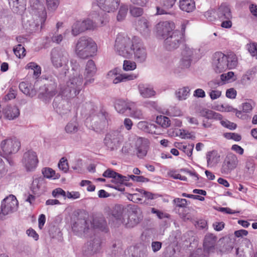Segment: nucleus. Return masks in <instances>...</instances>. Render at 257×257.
I'll list each match as a JSON object with an SVG mask.
<instances>
[{
  "mask_svg": "<svg viewBox=\"0 0 257 257\" xmlns=\"http://www.w3.org/2000/svg\"><path fill=\"white\" fill-rule=\"evenodd\" d=\"M65 130L68 134H75L78 131V123L76 120L71 121L67 124Z\"/></svg>",
  "mask_w": 257,
  "mask_h": 257,
  "instance_id": "nucleus-46",
  "label": "nucleus"
},
{
  "mask_svg": "<svg viewBox=\"0 0 257 257\" xmlns=\"http://www.w3.org/2000/svg\"><path fill=\"white\" fill-rule=\"evenodd\" d=\"M53 104V107L56 108L57 112L60 114H66L70 111L69 104L66 101L63 100L59 104H57L55 100Z\"/></svg>",
  "mask_w": 257,
  "mask_h": 257,
  "instance_id": "nucleus-36",
  "label": "nucleus"
},
{
  "mask_svg": "<svg viewBox=\"0 0 257 257\" xmlns=\"http://www.w3.org/2000/svg\"><path fill=\"white\" fill-rule=\"evenodd\" d=\"M134 105H133L132 110L131 111L130 116L134 118L143 119L144 118V113L142 110L138 108H135Z\"/></svg>",
  "mask_w": 257,
  "mask_h": 257,
  "instance_id": "nucleus-54",
  "label": "nucleus"
},
{
  "mask_svg": "<svg viewBox=\"0 0 257 257\" xmlns=\"http://www.w3.org/2000/svg\"><path fill=\"white\" fill-rule=\"evenodd\" d=\"M97 5L102 11L111 13L119 7L120 0H96Z\"/></svg>",
  "mask_w": 257,
  "mask_h": 257,
  "instance_id": "nucleus-23",
  "label": "nucleus"
},
{
  "mask_svg": "<svg viewBox=\"0 0 257 257\" xmlns=\"http://www.w3.org/2000/svg\"><path fill=\"white\" fill-rule=\"evenodd\" d=\"M26 68L29 69H31L33 71V75L36 78L39 77L41 73V67L35 62L29 63L27 65Z\"/></svg>",
  "mask_w": 257,
  "mask_h": 257,
  "instance_id": "nucleus-49",
  "label": "nucleus"
},
{
  "mask_svg": "<svg viewBox=\"0 0 257 257\" xmlns=\"http://www.w3.org/2000/svg\"><path fill=\"white\" fill-rule=\"evenodd\" d=\"M138 40L137 37L131 39L124 34H119L115 39L114 49L119 55L129 58L133 55V47Z\"/></svg>",
  "mask_w": 257,
  "mask_h": 257,
  "instance_id": "nucleus-5",
  "label": "nucleus"
},
{
  "mask_svg": "<svg viewBox=\"0 0 257 257\" xmlns=\"http://www.w3.org/2000/svg\"><path fill=\"white\" fill-rule=\"evenodd\" d=\"M139 129L146 133L150 134H156V126L154 124L149 123L146 121H141L137 124Z\"/></svg>",
  "mask_w": 257,
  "mask_h": 257,
  "instance_id": "nucleus-35",
  "label": "nucleus"
},
{
  "mask_svg": "<svg viewBox=\"0 0 257 257\" xmlns=\"http://www.w3.org/2000/svg\"><path fill=\"white\" fill-rule=\"evenodd\" d=\"M5 118L13 120L18 117L20 115V110L16 106H7L3 111Z\"/></svg>",
  "mask_w": 257,
  "mask_h": 257,
  "instance_id": "nucleus-28",
  "label": "nucleus"
},
{
  "mask_svg": "<svg viewBox=\"0 0 257 257\" xmlns=\"http://www.w3.org/2000/svg\"><path fill=\"white\" fill-rule=\"evenodd\" d=\"M219 156L217 152L212 151L206 154V159L208 167H212L217 164L219 161Z\"/></svg>",
  "mask_w": 257,
  "mask_h": 257,
  "instance_id": "nucleus-38",
  "label": "nucleus"
},
{
  "mask_svg": "<svg viewBox=\"0 0 257 257\" xmlns=\"http://www.w3.org/2000/svg\"><path fill=\"white\" fill-rule=\"evenodd\" d=\"M22 25L26 31L29 33H35L40 30L45 22L41 21L40 17H35L32 14H26L22 16Z\"/></svg>",
  "mask_w": 257,
  "mask_h": 257,
  "instance_id": "nucleus-8",
  "label": "nucleus"
},
{
  "mask_svg": "<svg viewBox=\"0 0 257 257\" xmlns=\"http://www.w3.org/2000/svg\"><path fill=\"white\" fill-rule=\"evenodd\" d=\"M135 103L133 102H127L123 100H118L115 104V109L120 114H123L127 109L132 110L133 105Z\"/></svg>",
  "mask_w": 257,
  "mask_h": 257,
  "instance_id": "nucleus-31",
  "label": "nucleus"
},
{
  "mask_svg": "<svg viewBox=\"0 0 257 257\" xmlns=\"http://www.w3.org/2000/svg\"><path fill=\"white\" fill-rule=\"evenodd\" d=\"M237 163L236 155L232 153L228 154L223 162L220 170L221 173L225 175L230 174L236 167Z\"/></svg>",
  "mask_w": 257,
  "mask_h": 257,
  "instance_id": "nucleus-18",
  "label": "nucleus"
},
{
  "mask_svg": "<svg viewBox=\"0 0 257 257\" xmlns=\"http://www.w3.org/2000/svg\"><path fill=\"white\" fill-rule=\"evenodd\" d=\"M84 31L82 21H77L71 27V34L74 37L77 36Z\"/></svg>",
  "mask_w": 257,
  "mask_h": 257,
  "instance_id": "nucleus-43",
  "label": "nucleus"
},
{
  "mask_svg": "<svg viewBox=\"0 0 257 257\" xmlns=\"http://www.w3.org/2000/svg\"><path fill=\"white\" fill-rule=\"evenodd\" d=\"M58 166L59 169L65 173L67 172L69 169L67 160L64 157H63L60 159Z\"/></svg>",
  "mask_w": 257,
  "mask_h": 257,
  "instance_id": "nucleus-60",
  "label": "nucleus"
},
{
  "mask_svg": "<svg viewBox=\"0 0 257 257\" xmlns=\"http://www.w3.org/2000/svg\"><path fill=\"white\" fill-rule=\"evenodd\" d=\"M128 211V215L126 220L122 217V211L120 207H115L112 211L111 220L112 223L116 226L121 224L124 225L126 227H133L136 225L140 221V218L138 216L139 208L137 205H128L127 206Z\"/></svg>",
  "mask_w": 257,
  "mask_h": 257,
  "instance_id": "nucleus-2",
  "label": "nucleus"
},
{
  "mask_svg": "<svg viewBox=\"0 0 257 257\" xmlns=\"http://www.w3.org/2000/svg\"><path fill=\"white\" fill-rule=\"evenodd\" d=\"M156 28L157 35L164 39L172 34L175 25L173 22L165 21L158 23Z\"/></svg>",
  "mask_w": 257,
  "mask_h": 257,
  "instance_id": "nucleus-22",
  "label": "nucleus"
},
{
  "mask_svg": "<svg viewBox=\"0 0 257 257\" xmlns=\"http://www.w3.org/2000/svg\"><path fill=\"white\" fill-rule=\"evenodd\" d=\"M170 9H166L164 8L162 5L161 6L156 7V13L155 15H173V13L170 11Z\"/></svg>",
  "mask_w": 257,
  "mask_h": 257,
  "instance_id": "nucleus-62",
  "label": "nucleus"
},
{
  "mask_svg": "<svg viewBox=\"0 0 257 257\" xmlns=\"http://www.w3.org/2000/svg\"><path fill=\"white\" fill-rule=\"evenodd\" d=\"M187 203V201L186 199L180 198H176L173 200V203L176 207H186Z\"/></svg>",
  "mask_w": 257,
  "mask_h": 257,
  "instance_id": "nucleus-61",
  "label": "nucleus"
},
{
  "mask_svg": "<svg viewBox=\"0 0 257 257\" xmlns=\"http://www.w3.org/2000/svg\"><path fill=\"white\" fill-rule=\"evenodd\" d=\"M21 163L27 172L34 171L39 163L37 153L32 150L25 152L23 155Z\"/></svg>",
  "mask_w": 257,
  "mask_h": 257,
  "instance_id": "nucleus-11",
  "label": "nucleus"
},
{
  "mask_svg": "<svg viewBox=\"0 0 257 257\" xmlns=\"http://www.w3.org/2000/svg\"><path fill=\"white\" fill-rule=\"evenodd\" d=\"M130 12L132 16L134 17H139L143 14L144 10L142 8L131 6L130 8Z\"/></svg>",
  "mask_w": 257,
  "mask_h": 257,
  "instance_id": "nucleus-58",
  "label": "nucleus"
},
{
  "mask_svg": "<svg viewBox=\"0 0 257 257\" xmlns=\"http://www.w3.org/2000/svg\"><path fill=\"white\" fill-rule=\"evenodd\" d=\"M85 31L86 30H93L96 29V24L94 20L87 19L82 21Z\"/></svg>",
  "mask_w": 257,
  "mask_h": 257,
  "instance_id": "nucleus-51",
  "label": "nucleus"
},
{
  "mask_svg": "<svg viewBox=\"0 0 257 257\" xmlns=\"http://www.w3.org/2000/svg\"><path fill=\"white\" fill-rule=\"evenodd\" d=\"M149 22L146 18H142L138 21V29L143 35L148 36L149 34Z\"/></svg>",
  "mask_w": 257,
  "mask_h": 257,
  "instance_id": "nucleus-34",
  "label": "nucleus"
},
{
  "mask_svg": "<svg viewBox=\"0 0 257 257\" xmlns=\"http://www.w3.org/2000/svg\"><path fill=\"white\" fill-rule=\"evenodd\" d=\"M237 64V59L234 54L226 55L220 52L213 55L212 66L216 73H221L227 69L234 68Z\"/></svg>",
  "mask_w": 257,
  "mask_h": 257,
  "instance_id": "nucleus-4",
  "label": "nucleus"
},
{
  "mask_svg": "<svg viewBox=\"0 0 257 257\" xmlns=\"http://www.w3.org/2000/svg\"><path fill=\"white\" fill-rule=\"evenodd\" d=\"M46 3L48 10L54 12L58 8L60 0H46Z\"/></svg>",
  "mask_w": 257,
  "mask_h": 257,
  "instance_id": "nucleus-52",
  "label": "nucleus"
},
{
  "mask_svg": "<svg viewBox=\"0 0 257 257\" xmlns=\"http://www.w3.org/2000/svg\"><path fill=\"white\" fill-rule=\"evenodd\" d=\"M182 39L183 34L179 31H174L170 35L164 39L165 47L168 50L177 49L182 42Z\"/></svg>",
  "mask_w": 257,
  "mask_h": 257,
  "instance_id": "nucleus-17",
  "label": "nucleus"
},
{
  "mask_svg": "<svg viewBox=\"0 0 257 257\" xmlns=\"http://www.w3.org/2000/svg\"><path fill=\"white\" fill-rule=\"evenodd\" d=\"M128 11V7L125 5H122L120 6L117 14L116 15V20L118 22L123 21L127 15Z\"/></svg>",
  "mask_w": 257,
  "mask_h": 257,
  "instance_id": "nucleus-47",
  "label": "nucleus"
},
{
  "mask_svg": "<svg viewBox=\"0 0 257 257\" xmlns=\"http://www.w3.org/2000/svg\"><path fill=\"white\" fill-rule=\"evenodd\" d=\"M217 237L212 233H207L204 238L203 247L207 252H213L215 251Z\"/></svg>",
  "mask_w": 257,
  "mask_h": 257,
  "instance_id": "nucleus-26",
  "label": "nucleus"
},
{
  "mask_svg": "<svg viewBox=\"0 0 257 257\" xmlns=\"http://www.w3.org/2000/svg\"><path fill=\"white\" fill-rule=\"evenodd\" d=\"M57 32H55V34H54L51 37V41L53 43L59 44L62 42L64 37L66 36L67 34L69 33V31L68 29L66 30L63 33V35L58 34Z\"/></svg>",
  "mask_w": 257,
  "mask_h": 257,
  "instance_id": "nucleus-55",
  "label": "nucleus"
},
{
  "mask_svg": "<svg viewBox=\"0 0 257 257\" xmlns=\"http://www.w3.org/2000/svg\"><path fill=\"white\" fill-rule=\"evenodd\" d=\"M106 225V222L102 218L100 219L98 221L95 219L94 220L92 224L91 222L84 218H77L72 223V228L76 235L87 237L94 233V227L104 230Z\"/></svg>",
  "mask_w": 257,
  "mask_h": 257,
  "instance_id": "nucleus-3",
  "label": "nucleus"
},
{
  "mask_svg": "<svg viewBox=\"0 0 257 257\" xmlns=\"http://www.w3.org/2000/svg\"><path fill=\"white\" fill-rule=\"evenodd\" d=\"M138 87L140 95L144 98H150L156 95V91L153 88L145 84H140Z\"/></svg>",
  "mask_w": 257,
  "mask_h": 257,
  "instance_id": "nucleus-33",
  "label": "nucleus"
},
{
  "mask_svg": "<svg viewBox=\"0 0 257 257\" xmlns=\"http://www.w3.org/2000/svg\"><path fill=\"white\" fill-rule=\"evenodd\" d=\"M190 89L188 87H184L179 89L176 92V96L179 100L187 99L189 95Z\"/></svg>",
  "mask_w": 257,
  "mask_h": 257,
  "instance_id": "nucleus-45",
  "label": "nucleus"
},
{
  "mask_svg": "<svg viewBox=\"0 0 257 257\" xmlns=\"http://www.w3.org/2000/svg\"><path fill=\"white\" fill-rule=\"evenodd\" d=\"M138 74L136 73L119 74L117 73V69L111 70L107 74L108 78L112 80V82L114 84H117L121 82L134 80L138 78Z\"/></svg>",
  "mask_w": 257,
  "mask_h": 257,
  "instance_id": "nucleus-20",
  "label": "nucleus"
},
{
  "mask_svg": "<svg viewBox=\"0 0 257 257\" xmlns=\"http://www.w3.org/2000/svg\"><path fill=\"white\" fill-rule=\"evenodd\" d=\"M72 73L66 83H61L59 94L67 98L76 96L82 89L83 77L80 74V66L76 60L71 61Z\"/></svg>",
  "mask_w": 257,
  "mask_h": 257,
  "instance_id": "nucleus-1",
  "label": "nucleus"
},
{
  "mask_svg": "<svg viewBox=\"0 0 257 257\" xmlns=\"http://www.w3.org/2000/svg\"><path fill=\"white\" fill-rule=\"evenodd\" d=\"M19 88L23 93L31 97L36 94V90L34 85L28 81L21 82L19 84Z\"/></svg>",
  "mask_w": 257,
  "mask_h": 257,
  "instance_id": "nucleus-29",
  "label": "nucleus"
},
{
  "mask_svg": "<svg viewBox=\"0 0 257 257\" xmlns=\"http://www.w3.org/2000/svg\"><path fill=\"white\" fill-rule=\"evenodd\" d=\"M197 53V50L185 45L181 52V58L179 62V67L185 69L189 68L192 59Z\"/></svg>",
  "mask_w": 257,
  "mask_h": 257,
  "instance_id": "nucleus-16",
  "label": "nucleus"
},
{
  "mask_svg": "<svg viewBox=\"0 0 257 257\" xmlns=\"http://www.w3.org/2000/svg\"><path fill=\"white\" fill-rule=\"evenodd\" d=\"M18 207V201L13 195L5 198L2 202L0 208V218H3L7 215L16 211Z\"/></svg>",
  "mask_w": 257,
  "mask_h": 257,
  "instance_id": "nucleus-12",
  "label": "nucleus"
},
{
  "mask_svg": "<svg viewBox=\"0 0 257 257\" xmlns=\"http://www.w3.org/2000/svg\"><path fill=\"white\" fill-rule=\"evenodd\" d=\"M179 149L183 151L188 156H191L194 148L193 144L184 145L182 143H177L176 145Z\"/></svg>",
  "mask_w": 257,
  "mask_h": 257,
  "instance_id": "nucleus-48",
  "label": "nucleus"
},
{
  "mask_svg": "<svg viewBox=\"0 0 257 257\" xmlns=\"http://www.w3.org/2000/svg\"><path fill=\"white\" fill-rule=\"evenodd\" d=\"M200 113L201 116L208 119L220 120L222 118V115L220 113L211 110L204 109Z\"/></svg>",
  "mask_w": 257,
  "mask_h": 257,
  "instance_id": "nucleus-42",
  "label": "nucleus"
},
{
  "mask_svg": "<svg viewBox=\"0 0 257 257\" xmlns=\"http://www.w3.org/2000/svg\"><path fill=\"white\" fill-rule=\"evenodd\" d=\"M149 140L145 138H138L136 141L135 148L138 157L143 158L146 156L149 148Z\"/></svg>",
  "mask_w": 257,
  "mask_h": 257,
  "instance_id": "nucleus-24",
  "label": "nucleus"
},
{
  "mask_svg": "<svg viewBox=\"0 0 257 257\" xmlns=\"http://www.w3.org/2000/svg\"><path fill=\"white\" fill-rule=\"evenodd\" d=\"M44 90L45 92L42 91L39 97L41 98L42 96L45 98H51L53 97L57 93V84L54 82L52 84L45 85L44 86Z\"/></svg>",
  "mask_w": 257,
  "mask_h": 257,
  "instance_id": "nucleus-27",
  "label": "nucleus"
},
{
  "mask_svg": "<svg viewBox=\"0 0 257 257\" xmlns=\"http://www.w3.org/2000/svg\"><path fill=\"white\" fill-rule=\"evenodd\" d=\"M42 174L44 177L48 179H59L60 175L56 173L55 171L50 168H45L42 170Z\"/></svg>",
  "mask_w": 257,
  "mask_h": 257,
  "instance_id": "nucleus-44",
  "label": "nucleus"
},
{
  "mask_svg": "<svg viewBox=\"0 0 257 257\" xmlns=\"http://www.w3.org/2000/svg\"><path fill=\"white\" fill-rule=\"evenodd\" d=\"M96 51V45L90 38L83 36L77 41L75 52L77 56L81 59H85L93 56Z\"/></svg>",
  "mask_w": 257,
  "mask_h": 257,
  "instance_id": "nucleus-6",
  "label": "nucleus"
},
{
  "mask_svg": "<svg viewBox=\"0 0 257 257\" xmlns=\"http://www.w3.org/2000/svg\"><path fill=\"white\" fill-rule=\"evenodd\" d=\"M95 110L93 108V112ZM107 114L104 111H100L97 114L92 112L90 116L86 118L87 122H90L91 126L96 132L104 129L107 124Z\"/></svg>",
  "mask_w": 257,
  "mask_h": 257,
  "instance_id": "nucleus-10",
  "label": "nucleus"
},
{
  "mask_svg": "<svg viewBox=\"0 0 257 257\" xmlns=\"http://www.w3.org/2000/svg\"><path fill=\"white\" fill-rule=\"evenodd\" d=\"M101 244L100 238L94 235L90 237V239L85 245L83 251L86 255H92L100 250Z\"/></svg>",
  "mask_w": 257,
  "mask_h": 257,
  "instance_id": "nucleus-19",
  "label": "nucleus"
},
{
  "mask_svg": "<svg viewBox=\"0 0 257 257\" xmlns=\"http://www.w3.org/2000/svg\"><path fill=\"white\" fill-rule=\"evenodd\" d=\"M15 54L19 58L25 56V49L21 44H18L13 49Z\"/></svg>",
  "mask_w": 257,
  "mask_h": 257,
  "instance_id": "nucleus-57",
  "label": "nucleus"
},
{
  "mask_svg": "<svg viewBox=\"0 0 257 257\" xmlns=\"http://www.w3.org/2000/svg\"><path fill=\"white\" fill-rule=\"evenodd\" d=\"M92 18L96 24V28L106 25L109 21L108 16L105 14L101 15H95V16L92 17Z\"/></svg>",
  "mask_w": 257,
  "mask_h": 257,
  "instance_id": "nucleus-40",
  "label": "nucleus"
},
{
  "mask_svg": "<svg viewBox=\"0 0 257 257\" xmlns=\"http://www.w3.org/2000/svg\"><path fill=\"white\" fill-rule=\"evenodd\" d=\"M137 68L135 62L130 60H124L123 64V68L125 71L134 70Z\"/></svg>",
  "mask_w": 257,
  "mask_h": 257,
  "instance_id": "nucleus-59",
  "label": "nucleus"
},
{
  "mask_svg": "<svg viewBox=\"0 0 257 257\" xmlns=\"http://www.w3.org/2000/svg\"><path fill=\"white\" fill-rule=\"evenodd\" d=\"M218 16L220 19H231L232 15L230 8L226 4H222L218 10Z\"/></svg>",
  "mask_w": 257,
  "mask_h": 257,
  "instance_id": "nucleus-32",
  "label": "nucleus"
},
{
  "mask_svg": "<svg viewBox=\"0 0 257 257\" xmlns=\"http://www.w3.org/2000/svg\"><path fill=\"white\" fill-rule=\"evenodd\" d=\"M104 177L111 178V182L115 184L114 186L111 187L121 192L124 191L125 189L121 185L124 184L126 186H129L130 184L127 183L129 181V177L127 176H123L118 173L113 171L111 169L106 170L103 174Z\"/></svg>",
  "mask_w": 257,
  "mask_h": 257,
  "instance_id": "nucleus-9",
  "label": "nucleus"
},
{
  "mask_svg": "<svg viewBox=\"0 0 257 257\" xmlns=\"http://www.w3.org/2000/svg\"><path fill=\"white\" fill-rule=\"evenodd\" d=\"M123 249L120 244H113L112 250V257H121L122 252H123Z\"/></svg>",
  "mask_w": 257,
  "mask_h": 257,
  "instance_id": "nucleus-56",
  "label": "nucleus"
},
{
  "mask_svg": "<svg viewBox=\"0 0 257 257\" xmlns=\"http://www.w3.org/2000/svg\"><path fill=\"white\" fill-rule=\"evenodd\" d=\"M248 50L252 57L257 59V43H253L248 45Z\"/></svg>",
  "mask_w": 257,
  "mask_h": 257,
  "instance_id": "nucleus-64",
  "label": "nucleus"
},
{
  "mask_svg": "<svg viewBox=\"0 0 257 257\" xmlns=\"http://www.w3.org/2000/svg\"><path fill=\"white\" fill-rule=\"evenodd\" d=\"M12 10L16 13L21 14L26 10V0H9Z\"/></svg>",
  "mask_w": 257,
  "mask_h": 257,
  "instance_id": "nucleus-30",
  "label": "nucleus"
},
{
  "mask_svg": "<svg viewBox=\"0 0 257 257\" xmlns=\"http://www.w3.org/2000/svg\"><path fill=\"white\" fill-rule=\"evenodd\" d=\"M179 7L182 11L190 13L195 9V4L194 0H180Z\"/></svg>",
  "mask_w": 257,
  "mask_h": 257,
  "instance_id": "nucleus-37",
  "label": "nucleus"
},
{
  "mask_svg": "<svg viewBox=\"0 0 257 257\" xmlns=\"http://www.w3.org/2000/svg\"><path fill=\"white\" fill-rule=\"evenodd\" d=\"M52 195L54 198H58L63 197L64 199H66V192L60 188H57L53 190Z\"/></svg>",
  "mask_w": 257,
  "mask_h": 257,
  "instance_id": "nucleus-63",
  "label": "nucleus"
},
{
  "mask_svg": "<svg viewBox=\"0 0 257 257\" xmlns=\"http://www.w3.org/2000/svg\"><path fill=\"white\" fill-rule=\"evenodd\" d=\"M97 68L94 62L92 60H89L86 63L85 75L86 77H92L95 75Z\"/></svg>",
  "mask_w": 257,
  "mask_h": 257,
  "instance_id": "nucleus-39",
  "label": "nucleus"
},
{
  "mask_svg": "<svg viewBox=\"0 0 257 257\" xmlns=\"http://www.w3.org/2000/svg\"><path fill=\"white\" fill-rule=\"evenodd\" d=\"M31 189L35 194L39 195L43 193L46 189V183L45 179L42 177L34 179L32 182Z\"/></svg>",
  "mask_w": 257,
  "mask_h": 257,
  "instance_id": "nucleus-25",
  "label": "nucleus"
},
{
  "mask_svg": "<svg viewBox=\"0 0 257 257\" xmlns=\"http://www.w3.org/2000/svg\"><path fill=\"white\" fill-rule=\"evenodd\" d=\"M1 148L6 155L17 153L21 148V143L17 138L8 139L3 141Z\"/></svg>",
  "mask_w": 257,
  "mask_h": 257,
  "instance_id": "nucleus-15",
  "label": "nucleus"
},
{
  "mask_svg": "<svg viewBox=\"0 0 257 257\" xmlns=\"http://www.w3.org/2000/svg\"><path fill=\"white\" fill-rule=\"evenodd\" d=\"M133 251L132 256L134 257H147L148 255V252L146 248L139 249L137 247H132Z\"/></svg>",
  "mask_w": 257,
  "mask_h": 257,
  "instance_id": "nucleus-53",
  "label": "nucleus"
},
{
  "mask_svg": "<svg viewBox=\"0 0 257 257\" xmlns=\"http://www.w3.org/2000/svg\"><path fill=\"white\" fill-rule=\"evenodd\" d=\"M43 0H29V14L34 15L35 17H40L42 22H45L47 13L44 5Z\"/></svg>",
  "mask_w": 257,
  "mask_h": 257,
  "instance_id": "nucleus-14",
  "label": "nucleus"
},
{
  "mask_svg": "<svg viewBox=\"0 0 257 257\" xmlns=\"http://www.w3.org/2000/svg\"><path fill=\"white\" fill-rule=\"evenodd\" d=\"M51 61L55 68H62V73L60 74L59 78L65 77L69 69V56L68 52L63 49L54 48L51 52Z\"/></svg>",
  "mask_w": 257,
  "mask_h": 257,
  "instance_id": "nucleus-7",
  "label": "nucleus"
},
{
  "mask_svg": "<svg viewBox=\"0 0 257 257\" xmlns=\"http://www.w3.org/2000/svg\"><path fill=\"white\" fill-rule=\"evenodd\" d=\"M233 77L234 73L232 71L223 73L220 75V81H218L217 84L218 85H222L229 82L233 81L235 79Z\"/></svg>",
  "mask_w": 257,
  "mask_h": 257,
  "instance_id": "nucleus-41",
  "label": "nucleus"
},
{
  "mask_svg": "<svg viewBox=\"0 0 257 257\" xmlns=\"http://www.w3.org/2000/svg\"><path fill=\"white\" fill-rule=\"evenodd\" d=\"M133 54L135 60L139 63L145 62L147 58V52L146 48L139 42V39L133 47Z\"/></svg>",
  "mask_w": 257,
  "mask_h": 257,
  "instance_id": "nucleus-21",
  "label": "nucleus"
},
{
  "mask_svg": "<svg viewBox=\"0 0 257 257\" xmlns=\"http://www.w3.org/2000/svg\"><path fill=\"white\" fill-rule=\"evenodd\" d=\"M156 122L164 128H167L170 125L169 118L165 116H158L156 118Z\"/></svg>",
  "mask_w": 257,
  "mask_h": 257,
  "instance_id": "nucleus-50",
  "label": "nucleus"
},
{
  "mask_svg": "<svg viewBox=\"0 0 257 257\" xmlns=\"http://www.w3.org/2000/svg\"><path fill=\"white\" fill-rule=\"evenodd\" d=\"M122 141L123 136L118 131L107 133L103 140L104 145L111 151L117 149Z\"/></svg>",
  "mask_w": 257,
  "mask_h": 257,
  "instance_id": "nucleus-13",
  "label": "nucleus"
}]
</instances>
